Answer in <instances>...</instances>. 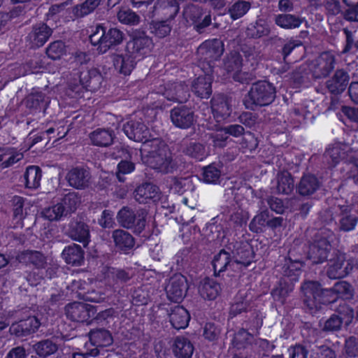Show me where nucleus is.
<instances>
[{
	"label": "nucleus",
	"instance_id": "obj_39",
	"mask_svg": "<svg viewBox=\"0 0 358 358\" xmlns=\"http://www.w3.org/2000/svg\"><path fill=\"white\" fill-rule=\"evenodd\" d=\"M275 24L287 29H296L300 27L302 20L291 14H280L275 18Z\"/></svg>",
	"mask_w": 358,
	"mask_h": 358
},
{
	"label": "nucleus",
	"instance_id": "obj_52",
	"mask_svg": "<svg viewBox=\"0 0 358 358\" xmlns=\"http://www.w3.org/2000/svg\"><path fill=\"white\" fill-rule=\"evenodd\" d=\"M152 41L147 36H140L133 41V46L137 52L144 55L149 53L152 48Z\"/></svg>",
	"mask_w": 358,
	"mask_h": 358
},
{
	"label": "nucleus",
	"instance_id": "obj_40",
	"mask_svg": "<svg viewBox=\"0 0 358 358\" xmlns=\"http://www.w3.org/2000/svg\"><path fill=\"white\" fill-rule=\"evenodd\" d=\"M319 187L317 179L313 175H305L299 185V192L303 195H309L315 192Z\"/></svg>",
	"mask_w": 358,
	"mask_h": 358
},
{
	"label": "nucleus",
	"instance_id": "obj_15",
	"mask_svg": "<svg viewBox=\"0 0 358 358\" xmlns=\"http://www.w3.org/2000/svg\"><path fill=\"white\" fill-rule=\"evenodd\" d=\"M244 134V128L239 124H231L224 128L217 129L213 136L214 145L217 147H223L228 139L229 136L239 137Z\"/></svg>",
	"mask_w": 358,
	"mask_h": 358
},
{
	"label": "nucleus",
	"instance_id": "obj_20",
	"mask_svg": "<svg viewBox=\"0 0 358 358\" xmlns=\"http://www.w3.org/2000/svg\"><path fill=\"white\" fill-rule=\"evenodd\" d=\"M163 94L169 100L183 102L187 99L189 91L187 85L177 83L169 85Z\"/></svg>",
	"mask_w": 358,
	"mask_h": 358
},
{
	"label": "nucleus",
	"instance_id": "obj_46",
	"mask_svg": "<svg viewBox=\"0 0 358 358\" xmlns=\"http://www.w3.org/2000/svg\"><path fill=\"white\" fill-rule=\"evenodd\" d=\"M66 47L62 41H57L50 43L46 49L48 57L53 60L60 59L66 54Z\"/></svg>",
	"mask_w": 358,
	"mask_h": 358
},
{
	"label": "nucleus",
	"instance_id": "obj_59",
	"mask_svg": "<svg viewBox=\"0 0 358 358\" xmlns=\"http://www.w3.org/2000/svg\"><path fill=\"white\" fill-rule=\"evenodd\" d=\"M135 169L134 164L129 159L122 160L117 165V177L120 181H123L121 174L131 173Z\"/></svg>",
	"mask_w": 358,
	"mask_h": 358
},
{
	"label": "nucleus",
	"instance_id": "obj_34",
	"mask_svg": "<svg viewBox=\"0 0 358 358\" xmlns=\"http://www.w3.org/2000/svg\"><path fill=\"white\" fill-rule=\"evenodd\" d=\"M113 238L116 246L124 252H127L134 245L133 237L125 231L115 230L113 232Z\"/></svg>",
	"mask_w": 358,
	"mask_h": 358
},
{
	"label": "nucleus",
	"instance_id": "obj_32",
	"mask_svg": "<svg viewBox=\"0 0 358 358\" xmlns=\"http://www.w3.org/2000/svg\"><path fill=\"white\" fill-rule=\"evenodd\" d=\"M101 0H85L81 4L72 8L71 18L83 17L95 10L100 4Z\"/></svg>",
	"mask_w": 358,
	"mask_h": 358
},
{
	"label": "nucleus",
	"instance_id": "obj_44",
	"mask_svg": "<svg viewBox=\"0 0 358 358\" xmlns=\"http://www.w3.org/2000/svg\"><path fill=\"white\" fill-rule=\"evenodd\" d=\"M42 216L50 221L59 220L65 213V208L62 204L57 203L43 210Z\"/></svg>",
	"mask_w": 358,
	"mask_h": 358
},
{
	"label": "nucleus",
	"instance_id": "obj_58",
	"mask_svg": "<svg viewBox=\"0 0 358 358\" xmlns=\"http://www.w3.org/2000/svg\"><path fill=\"white\" fill-rule=\"evenodd\" d=\"M13 203L14 218L17 220V223H18L24 218V199L21 196H14L13 199Z\"/></svg>",
	"mask_w": 358,
	"mask_h": 358
},
{
	"label": "nucleus",
	"instance_id": "obj_31",
	"mask_svg": "<svg viewBox=\"0 0 358 358\" xmlns=\"http://www.w3.org/2000/svg\"><path fill=\"white\" fill-rule=\"evenodd\" d=\"M348 80L349 77L346 72L338 70L334 77L327 82V87L333 93H341L345 90Z\"/></svg>",
	"mask_w": 358,
	"mask_h": 358
},
{
	"label": "nucleus",
	"instance_id": "obj_55",
	"mask_svg": "<svg viewBox=\"0 0 358 358\" xmlns=\"http://www.w3.org/2000/svg\"><path fill=\"white\" fill-rule=\"evenodd\" d=\"M268 213L267 211H262L257 214L250 224V229L258 233L262 231L263 227L268 222Z\"/></svg>",
	"mask_w": 358,
	"mask_h": 358
},
{
	"label": "nucleus",
	"instance_id": "obj_1",
	"mask_svg": "<svg viewBox=\"0 0 358 358\" xmlns=\"http://www.w3.org/2000/svg\"><path fill=\"white\" fill-rule=\"evenodd\" d=\"M307 306L313 309L318 308L317 304L334 302L336 298L349 299L352 296V288L345 281L336 282L331 289H322L315 282H305L302 287Z\"/></svg>",
	"mask_w": 358,
	"mask_h": 358
},
{
	"label": "nucleus",
	"instance_id": "obj_7",
	"mask_svg": "<svg viewBox=\"0 0 358 358\" xmlns=\"http://www.w3.org/2000/svg\"><path fill=\"white\" fill-rule=\"evenodd\" d=\"M223 51V43L218 39L206 41L198 48L201 59L208 63L220 58Z\"/></svg>",
	"mask_w": 358,
	"mask_h": 358
},
{
	"label": "nucleus",
	"instance_id": "obj_49",
	"mask_svg": "<svg viewBox=\"0 0 358 358\" xmlns=\"http://www.w3.org/2000/svg\"><path fill=\"white\" fill-rule=\"evenodd\" d=\"M117 19L122 24L136 25L140 22V17L135 12L129 8H122L117 13Z\"/></svg>",
	"mask_w": 358,
	"mask_h": 358
},
{
	"label": "nucleus",
	"instance_id": "obj_18",
	"mask_svg": "<svg viewBox=\"0 0 358 358\" xmlns=\"http://www.w3.org/2000/svg\"><path fill=\"white\" fill-rule=\"evenodd\" d=\"M213 77L209 73L199 76L192 85L193 92L201 99H208L212 93Z\"/></svg>",
	"mask_w": 358,
	"mask_h": 358
},
{
	"label": "nucleus",
	"instance_id": "obj_61",
	"mask_svg": "<svg viewBox=\"0 0 358 358\" xmlns=\"http://www.w3.org/2000/svg\"><path fill=\"white\" fill-rule=\"evenodd\" d=\"M220 334V329L212 323H207L204 327L203 336L209 341L215 340Z\"/></svg>",
	"mask_w": 358,
	"mask_h": 358
},
{
	"label": "nucleus",
	"instance_id": "obj_50",
	"mask_svg": "<svg viewBox=\"0 0 358 358\" xmlns=\"http://www.w3.org/2000/svg\"><path fill=\"white\" fill-rule=\"evenodd\" d=\"M34 350L40 357H46L57 350V346L51 341L45 340L34 345Z\"/></svg>",
	"mask_w": 358,
	"mask_h": 358
},
{
	"label": "nucleus",
	"instance_id": "obj_56",
	"mask_svg": "<svg viewBox=\"0 0 358 358\" xmlns=\"http://www.w3.org/2000/svg\"><path fill=\"white\" fill-rule=\"evenodd\" d=\"M350 149L348 145L336 142L330 145L327 148L326 152L329 157H338L342 155H348Z\"/></svg>",
	"mask_w": 358,
	"mask_h": 358
},
{
	"label": "nucleus",
	"instance_id": "obj_16",
	"mask_svg": "<svg viewBox=\"0 0 358 358\" xmlns=\"http://www.w3.org/2000/svg\"><path fill=\"white\" fill-rule=\"evenodd\" d=\"M232 109L229 101L222 96L212 99V112L217 122H222L230 117Z\"/></svg>",
	"mask_w": 358,
	"mask_h": 358
},
{
	"label": "nucleus",
	"instance_id": "obj_3",
	"mask_svg": "<svg viewBox=\"0 0 358 358\" xmlns=\"http://www.w3.org/2000/svg\"><path fill=\"white\" fill-rule=\"evenodd\" d=\"M275 96L274 87L266 81L257 82L252 85L244 99L246 108L253 109L255 106H267L272 103Z\"/></svg>",
	"mask_w": 358,
	"mask_h": 358
},
{
	"label": "nucleus",
	"instance_id": "obj_17",
	"mask_svg": "<svg viewBox=\"0 0 358 358\" xmlns=\"http://www.w3.org/2000/svg\"><path fill=\"white\" fill-rule=\"evenodd\" d=\"M171 119L174 125L182 129L189 128L194 122L193 113L185 107L173 108L171 113Z\"/></svg>",
	"mask_w": 358,
	"mask_h": 358
},
{
	"label": "nucleus",
	"instance_id": "obj_33",
	"mask_svg": "<svg viewBox=\"0 0 358 358\" xmlns=\"http://www.w3.org/2000/svg\"><path fill=\"white\" fill-rule=\"evenodd\" d=\"M25 186L29 189H37L40 187L42 172L37 166H29L24 174Z\"/></svg>",
	"mask_w": 358,
	"mask_h": 358
},
{
	"label": "nucleus",
	"instance_id": "obj_13",
	"mask_svg": "<svg viewBox=\"0 0 358 358\" xmlns=\"http://www.w3.org/2000/svg\"><path fill=\"white\" fill-rule=\"evenodd\" d=\"M118 222L126 228H135L136 231L140 232L145 225L144 215H138L136 217L134 212L127 208H123L117 215Z\"/></svg>",
	"mask_w": 358,
	"mask_h": 358
},
{
	"label": "nucleus",
	"instance_id": "obj_14",
	"mask_svg": "<svg viewBox=\"0 0 358 358\" xmlns=\"http://www.w3.org/2000/svg\"><path fill=\"white\" fill-rule=\"evenodd\" d=\"M90 345L95 348L90 350V354L96 357L99 354V347H106L112 344L113 338L110 332L105 329L92 331L90 334Z\"/></svg>",
	"mask_w": 358,
	"mask_h": 358
},
{
	"label": "nucleus",
	"instance_id": "obj_6",
	"mask_svg": "<svg viewBox=\"0 0 358 358\" xmlns=\"http://www.w3.org/2000/svg\"><path fill=\"white\" fill-rule=\"evenodd\" d=\"M187 290L186 278L181 274H176L169 281L166 287L168 298L174 302H180Z\"/></svg>",
	"mask_w": 358,
	"mask_h": 358
},
{
	"label": "nucleus",
	"instance_id": "obj_36",
	"mask_svg": "<svg viewBox=\"0 0 358 358\" xmlns=\"http://www.w3.org/2000/svg\"><path fill=\"white\" fill-rule=\"evenodd\" d=\"M69 235L73 240L83 243L84 245L88 243L89 229L83 222L71 223Z\"/></svg>",
	"mask_w": 358,
	"mask_h": 358
},
{
	"label": "nucleus",
	"instance_id": "obj_11",
	"mask_svg": "<svg viewBox=\"0 0 358 358\" xmlns=\"http://www.w3.org/2000/svg\"><path fill=\"white\" fill-rule=\"evenodd\" d=\"M339 315H333L324 324V329L329 331L338 329L342 324L348 325L351 323L354 314L348 306H343L338 310Z\"/></svg>",
	"mask_w": 358,
	"mask_h": 358
},
{
	"label": "nucleus",
	"instance_id": "obj_45",
	"mask_svg": "<svg viewBox=\"0 0 358 358\" xmlns=\"http://www.w3.org/2000/svg\"><path fill=\"white\" fill-rule=\"evenodd\" d=\"M80 285V282L79 281H73L71 285L73 291L78 289L76 294L79 298H82L85 301L96 303L100 302L103 299L104 297L103 296V293H97L95 291L88 292L87 293L83 292Z\"/></svg>",
	"mask_w": 358,
	"mask_h": 358
},
{
	"label": "nucleus",
	"instance_id": "obj_47",
	"mask_svg": "<svg viewBox=\"0 0 358 358\" xmlns=\"http://www.w3.org/2000/svg\"><path fill=\"white\" fill-rule=\"evenodd\" d=\"M145 163H150V166L159 172L168 173L173 170L171 158H146Z\"/></svg>",
	"mask_w": 358,
	"mask_h": 358
},
{
	"label": "nucleus",
	"instance_id": "obj_54",
	"mask_svg": "<svg viewBox=\"0 0 358 358\" xmlns=\"http://www.w3.org/2000/svg\"><path fill=\"white\" fill-rule=\"evenodd\" d=\"M220 170L214 164L205 167L203 170V180L206 183L216 182L220 176Z\"/></svg>",
	"mask_w": 358,
	"mask_h": 358
},
{
	"label": "nucleus",
	"instance_id": "obj_51",
	"mask_svg": "<svg viewBox=\"0 0 358 358\" xmlns=\"http://www.w3.org/2000/svg\"><path fill=\"white\" fill-rule=\"evenodd\" d=\"M229 263V254L225 251H220L215 256L213 266L215 273H220L225 270Z\"/></svg>",
	"mask_w": 358,
	"mask_h": 358
},
{
	"label": "nucleus",
	"instance_id": "obj_60",
	"mask_svg": "<svg viewBox=\"0 0 358 358\" xmlns=\"http://www.w3.org/2000/svg\"><path fill=\"white\" fill-rule=\"evenodd\" d=\"M311 358H336V355L330 348L320 347L314 350Z\"/></svg>",
	"mask_w": 358,
	"mask_h": 358
},
{
	"label": "nucleus",
	"instance_id": "obj_23",
	"mask_svg": "<svg viewBox=\"0 0 358 358\" xmlns=\"http://www.w3.org/2000/svg\"><path fill=\"white\" fill-rule=\"evenodd\" d=\"M67 179L71 186L83 189L89 185L90 176L88 171L83 169H73L68 174Z\"/></svg>",
	"mask_w": 358,
	"mask_h": 358
},
{
	"label": "nucleus",
	"instance_id": "obj_35",
	"mask_svg": "<svg viewBox=\"0 0 358 358\" xmlns=\"http://www.w3.org/2000/svg\"><path fill=\"white\" fill-rule=\"evenodd\" d=\"M249 306V300L248 299V292L246 290H241L236 295L234 302L232 303L229 314L231 316H236L247 310Z\"/></svg>",
	"mask_w": 358,
	"mask_h": 358
},
{
	"label": "nucleus",
	"instance_id": "obj_37",
	"mask_svg": "<svg viewBox=\"0 0 358 358\" xmlns=\"http://www.w3.org/2000/svg\"><path fill=\"white\" fill-rule=\"evenodd\" d=\"M114 134L111 130L98 129L90 134V139L93 144L97 146H108L111 144Z\"/></svg>",
	"mask_w": 358,
	"mask_h": 358
},
{
	"label": "nucleus",
	"instance_id": "obj_10",
	"mask_svg": "<svg viewBox=\"0 0 358 358\" xmlns=\"http://www.w3.org/2000/svg\"><path fill=\"white\" fill-rule=\"evenodd\" d=\"M123 131L126 136L131 140L143 143L151 137L149 129L140 122L133 120L128 122L124 125Z\"/></svg>",
	"mask_w": 358,
	"mask_h": 358
},
{
	"label": "nucleus",
	"instance_id": "obj_21",
	"mask_svg": "<svg viewBox=\"0 0 358 358\" xmlns=\"http://www.w3.org/2000/svg\"><path fill=\"white\" fill-rule=\"evenodd\" d=\"M40 322L35 317H30L26 320L12 324L10 331L17 336L34 332L39 327Z\"/></svg>",
	"mask_w": 358,
	"mask_h": 358
},
{
	"label": "nucleus",
	"instance_id": "obj_24",
	"mask_svg": "<svg viewBox=\"0 0 358 358\" xmlns=\"http://www.w3.org/2000/svg\"><path fill=\"white\" fill-rule=\"evenodd\" d=\"M169 317L172 326L177 329L186 328L190 320L188 311L182 306L174 307Z\"/></svg>",
	"mask_w": 358,
	"mask_h": 358
},
{
	"label": "nucleus",
	"instance_id": "obj_63",
	"mask_svg": "<svg viewBox=\"0 0 358 358\" xmlns=\"http://www.w3.org/2000/svg\"><path fill=\"white\" fill-rule=\"evenodd\" d=\"M155 34L160 37H164L168 35L171 31L170 25L166 22H156L154 25Z\"/></svg>",
	"mask_w": 358,
	"mask_h": 358
},
{
	"label": "nucleus",
	"instance_id": "obj_19",
	"mask_svg": "<svg viewBox=\"0 0 358 358\" xmlns=\"http://www.w3.org/2000/svg\"><path fill=\"white\" fill-rule=\"evenodd\" d=\"M52 34V30L44 24H40L33 28L29 34L31 45L35 48L43 46Z\"/></svg>",
	"mask_w": 358,
	"mask_h": 358
},
{
	"label": "nucleus",
	"instance_id": "obj_27",
	"mask_svg": "<svg viewBox=\"0 0 358 358\" xmlns=\"http://www.w3.org/2000/svg\"><path fill=\"white\" fill-rule=\"evenodd\" d=\"M113 65L119 73L123 75H129L135 66L134 57L128 53L117 55L113 58Z\"/></svg>",
	"mask_w": 358,
	"mask_h": 358
},
{
	"label": "nucleus",
	"instance_id": "obj_2",
	"mask_svg": "<svg viewBox=\"0 0 358 358\" xmlns=\"http://www.w3.org/2000/svg\"><path fill=\"white\" fill-rule=\"evenodd\" d=\"M89 38L91 44L96 47L98 52L103 54L122 43L124 34L116 28L106 30L102 24H97L91 28Z\"/></svg>",
	"mask_w": 358,
	"mask_h": 358
},
{
	"label": "nucleus",
	"instance_id": "obj_57",
	"mask_svg": "<svg viewBox=\"0 0 358 358\" xmlns=\"http://www.w3.org/2000/svg\"><path fill=\"white\" fill-rule=\"evenodd\" d=\"M80 200L76 192H69L66 194L60 204H62L65 208V213L73 211L76 209V206Z\"/></svg>",
	"mask_w": 358,
	"mask_h": 358
},
{
	"label": "nucleus",
	"instance_id": "obj_8",
	"mask_svg": "<svg viewBox=\"0 0 358 358\" xmlns=\"http://www.w3.org/2000/svg\"><path fill=\"white\" fill-rule=\"evenodd\" d=\"M345 255L338 252L328 263L327 274L330 278H340L346 276L352 269L349 262L345 263Z\"/></svg>",
	"mask_w": 358,
	"mask_h": 358
},
{
	"label": "nucleus",
	"instance_id": "obj_62",
	"mask_svg": "<svg viewBox=\"0 0 358 358\" xmlns=\"http://www.w3.org/2000/svg\"><path fill=\"white\" fill-rule=\"evenodd\" d=\"M255 31L250 34L252 37H261L267 35L269 33V29L267 24L262 20L257 21L254 26Z\"/></svg>",
	"mask_w": 358,
	"mask_h": 358
},
{
	"label": "nucleus",
	"instance_id": "obj_25",
	"mask_svg": "<svg viewBox=\"0 0 358 358\" xmlns=\"http://www.w3.org/2000/svg\"><path fill=\"white\" fill-rule=\"evenodd\" d=\"M329 248V241L327 239L324 238L320 241H317L310 247L309 258L313 263H321L327 258Z\"/></svg>",
	"mask_w": 358,
	"mask_h": 358
},
{
	"label": "nucleus",
	"instance_id": "obj_64",
	"mask_svg": "<svg viewBox=\"0 0 358 358\" xmlns=\"http://www.w3.org/2000/svg\"><path fill=\"white\" fill-rule=\"evenodd\" d=\"M288 352L289 358H307V350L301 345L289 348Z\"/></svg>",
	"mask_w": 358,
	"mask_h": 358
},
{
	"label": "nucleus",
	"instance_id": "obj_48",
	"mask_svg": "<svg viewBox=\"0 0 358 358\" xmlns=\"http://www.w3.org/2000/svg\"><path fill=\"white\" fill-rule=\"evenodd\" d=\"M192 181L189 177L171 179L169 184L170 190L176 194H182L185 191L192 189Z\"/></svg>",
	"mask_w": 358,
	"mask_h": 358
},
{
	"label": "nucleus",
	"instance_id": "obj_53",
	"mask_svg": "<svg viewBox=\"0 0 358 358\" xmlns=\"http://www.w3.org/2000/svg\"><path fill=\"white\" fill-rule=\"evenodd\" d=\"M250 5L245 1L236 2L229 9V13L232 19L236 20L243 17L250 9Z\"/></svg>",
	"mask_w": 358,
	"mask_h": 358
},
{
	"label": "nucleus",
	"instance_id": "obj_22",
	"mask_svg": "<svg viewBox=\"0 0 358 358\" xmlns=\"http://www.w3.org/2000/svg\"><path fill=\"white\" fill-rule=\"evenodd\" d=\"M135 198L139 203H147L149 200L156 201L159 199V188L152 184H143L136 189Z\"/></svg>",
	"mask_w": 358,
	"mask_h": 358
},
{
	"label": "nucleus",
	"instance_id": "obj_30",
	"mask_svg": "<svg viewBox=\"0 0 358 358\" xmlns=\"http://www.w3.org/2000/svg\"><path fill=\"white\" fill-rule=\"evenodd\" d=\"M173 352L178 358H190L194 352V347L186 338L178 337L173 345Z\"/></svg>",
	"mask_w": 358,
	"mask_h": 358
},
{
	"label": "nucleus",
	"instance_id": "obj_9",
	"mask_svg": "<svg viewBox=\"0 0 358 358\" xmlns=\"http://www.w3.org/2000/svg\"><path fill=\"white\" fill-rule=\"evenodd\" d=\"M334 63L335 59L332 53L323 52L313 64L310 69L315 77H325L334 68Z\"/></svg>",
	"mask_w": 358,
	"mask_h": 358
},
{
	"label": "nucleus",
	"instance_id": "obj_4",
	"mask_svg": "<svg viewBox=\"0 0 358 358\" xmlns=\"http://www.w3.org/2000/svg\"><path fill=\"white\" fill-rule=\"evenodd\" d=\"M302 266L303 264L299 261L293 262L289 259L286 262V268L284 271L285 276L279 286L272 292V295L275 300L282 302L285 297L292 291L294 283L298 280Z\"/></svg>",
	"mask_w": 358,
	"mask_h": 358
},
{
	"label": "nucleus",
	"instance_id": "obj_38",
	"mask_svg": "<svg viewBox=\"0 0 358 358\" xmlns=\"http://www.w3.org/2000/svg\"><path fill=\"white\" fill-rule=\"evenodd\" d=\"M101 76L97 69L92 68L83 71L80 74V81L83 87L94 88L99 83Z\"/></svg>",
	"mask_w": 358,
	"mask_h": 358
},
{
	"label": "nucleus",
	"instance_id": "obj_43",
	"mask_svg": "<svg viewBox=\"0 0 358 358\" xmlns=\"http://www.w3.org/2000/svg\"><path fill=\"white\" fill-rule=\"evenodd\" d=\"M341 210L343 213V217L341 220V229L343 231H351L357 224V218L348 213L351 210V207L349 206H341L339 204Z\"/></svg>",
	"mask_w": 358,
	"mask_h": 358
},
{
	"label": "nucleus",
	"instance_id": "obj_5",
	"mask_svg": "<svg viewBox=\"0 0 358 358\" xmlns=\"http://www.w3.org/2000/svg\"><path fill=\"white\" fill-rule=\"evenodd\" d=\"M96 311L93 306L83 302H74L66 307L67 317L78 322H90L94 318Z\"/></svg>",
	"mask_w": 358,
	"mask_h": 358
},
{
	"label": "nucleus",
	"instance_id": "obj_26",
	"mask_svg": "<svg viewBox=\"0 0 358 358\" xmlns=\"http://www.w3.org/2000/svg\"><path fill=\"white\" fill-rule=\"evenodd\" d=\"M199 292L202 298L212 301L220 295L221 287L215 280L207 278L201 282Z\"/></svg>",
	"mask_w": 358,
	"mask_h": 358
},
{
	"label": "nucleus",
	"instance_id": "obj_12",
	"mask_svg": "<svg viewBox=\"0 0 358 358\" xmlns=\"http://www.w3.org/2000/svg\"><path fill=\"white\" fill-rule=\"evenodd\" d=\"M142 156L149 155L150 157H166L169 154V148L166 144L159 138H148L140 149Z\"/></svg>",
	"mask_w": 358,
	"mask_h": 358
},
{
	"label": "nucleus",
	"instance_id": "obj_28",
	"mask_svg": "<svg viewBox=\"0 0 358 358\" xmlns=\"http://www.w3.org/2000/svg\"><path fill=\"white\" fill-rule=\"evenodd\" d=\"M241 64L240 55L234 53L228 58L224 66L228 73L231 75L235 80L243 83L246 80V76L240 71Z\"/></svg>",
	"mask_w": 358,
	"mask_h": 358
},
{
	"label": "nucleus",
	"instance_id": "obj_29",
	"mask_svg": "<svg viewBox=\"0 0 358 358\" xmlns=\"http://www.w3.org/2000/svg\"><path fill=\"white\" fill-rule=\"evenodd\" d=\"M62 257L66 264L80 266L83 262V252L80 245L73 244L66 247L62 252Z\"/></svg>",
	"mask_w": 358,
	"mask_h": 358
},
{
	"label": "nucleus",
	"instance_id": "obj_42",
	"mask_svg": "<svg viewBox=\"0 0 358 358\" xmlns=\"http://www.w3.org/2000/svg\"><path fill=\"white\" fill-rule=\"evenodd\" d=\"M44 257L38 252L27 251L22 252L17 257V260L20 263H31L35 265L37 268L42 267L44 264Z\"/></svg>",
	"mask_w": 358,
	"mask_h": 358
},
{
	"label": "nucleus",
	"instance_id": "obj_41",
	"mask_svg": "<svg viewBox=\"0 0 358 358\" xmlns=\"http://www.w3.org/2000/svg\"><path fill=\"white\" fill-rule=\"evenodd\" d=\"M276 190L279 193L287 194L293 189V180L287 171L278 175L275 182Z\"/></svg>",
	"mask_w": 358,
	"mask_h": 358
}]
</instances>
